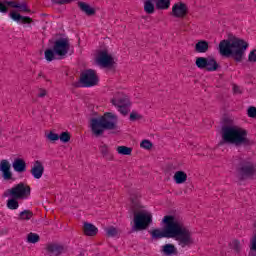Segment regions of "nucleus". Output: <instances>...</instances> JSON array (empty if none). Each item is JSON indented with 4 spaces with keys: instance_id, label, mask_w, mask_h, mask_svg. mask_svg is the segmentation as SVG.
<instances>
[{
    "instance_id": "f257e3e1",
    "label": "nucleus",
    "mask_w": 256,
    "mask_h": 256,
    "mask_svg": "<svg viewBox=\"0 0 256 256\" xmlns=\"http://www.w3.org/2000/svg\"><path fill=\"white\" fill-rule=\"evenodd\" d=\"M162 225L163 229L157 228L150 232L152 239H175L182 249L195 245L193 231L185 225V222L179 216H164Z\"/></svg>"
},
{
    "instance_id": "f03ea898",
    "label": "nucleus",
    "mask_w": 256,
    "mask_h": 256,
    "mask_svg": "<svg viewBox=\"0 0 256 256\" xmlns=\"http://www.w3.org/2000/svg\"><path fill=\"white\" fill-rule=\"evenodd\" d=\"M247 47H249V43L243 39L234 37L220 41L218 49L222 57H232L234 61L241 63L243 57H245Z\"/></svg>"
},
{
    "instance_id": "7ed1b4c3",
    "label": "nucleus",
    "mask_w": 256,
    "mask_h": 256,
    "mask_svg": "<svg viewBox=\"0 0 256 256\" xmlns=\"http://www.w3.org/2000/svg\"><path fill=\"white\" fill-rule=\"evenodd\" d=\"M249 133L245 128L239 126H223L220 145H235L236 147H249L253 145V141L248 137Z\"/></svg>"
},
{
    "instance_id": "20e7f679",
    "label": "nucleus",
    "mask_w": 256,
    "mask_h": 256,
    "mask_svg": "<svg viewBox=\"0 0 256 256\" xmlns=\"http://www.w3.org/2000/svg\"><path fill=\"white\" fill-rule=\"evenodd\" d=\"M119 117L111 112L104 113L103 116L90 119V129L94 137H103L105 131H117Z\"/></svg>"
},
{
    "instance_id": "39448f33",
    "label": "nucleus",
    "mask_w": 256,
    "mask_h": 256,
    "mask_svg": "<svg viewBox=\"0 0 256 256\" xmlns=\"http://www.w3.org/2000/svg\"><path fill=\"white\" fill-rule=\"evenodd\" d=\"M31 195V187L23 182L15 185L14 187L7 189L2 197H10L7 201L8 209H19L18 199H27Z\"/></svg>"
},
{
    "instance_id": "423d86ee",
    "label": "nucleus",
    "mask_w": 256,
    "mask_h": 256,
    "mask_svg": "<svg viewBox=\"0 0 256 256\" xmlns=\"http://www.w3.org/2000/svg\"><path fill=\"white\" fill-rule=\"evenodd\" d=\"M71 49V42L69 38H60L54 42L53 49H46L44 52V57L46 61H55V55L60 59L67 56L69 50Z\"/></svg>"
},
{
    "instance_id": "0eeeda50",
    "label": "nucleus",
    "mask_w": 256,
    "mask_h": 256,
    "mask_svg": "<svg viewBox=\"0 0 256 256\" xmlns=\"http://www.w3.org/2000/svg\"><path fill=\"white\" fill-rule=\"evenodd\" d=\"M134 215L132 231H145L153 223V216L147 210L140 208L132 211Z\"/></svg>"
},
{
    "instance_id": "6e6552de",
    "label": "nucleus",
    "mask_w": 256,
    "mask_h": 256,
    "mask_svg": "<svg viewBox=\"0 0 256 256\" xmlns=\"http://www.w3.org/2000/svg\"><path fill=\"white\" fill-rule=\"evenodd\" d=\"M95 85H99V76L92 69L83 71L79 81L74 83V87H95Z\"/></svg>"
},
{
    "instance_id": "1a4fd4ad",
    "label": "nucleus",
    "mask_w": 256,
    "mask_h": 256,
    "mask_svg": "<svg viewBox=\"0 0 256 256\" xmlns=\"http://www.w3.org/2000/svg\"><path fill=\"white\" fill-rule=\"evenodd\" d=\"M95 61L100 67L111 68L115 66V58H113V55L107 49L98 50Z\"/></svg>"
},
{
    "instance_id": "9d476101",
    "label": "nucleus",
    "mask_w": 256,
    "mask_h": 256,
    "mask_svg": "<svg viewBox=\"0 0 256 256\" xmlns=\"http://www.w3.org/2000/svg\"><path fill=\"white\" fill-rule=\"evenodd\" d=\"M241 179H253L256 175V163L243 160L238 168Z\"/></svg>"
},
{
    "instance_id": "9b49d317",
    "label": "nucleus",
    "mask_w": 256,
    "mask_h": 256,
    "mask_svg": "<svg viewBox=\"0 0 256 256\" xmlns=\"http://www.w3.org/2000/svg\"><path fill=\"white\" fill-rule=\"evenodd\" d=\"M196 67L198 69H205L206 71L213 72L219 69V63L213 57H198L195 61Z\"/></svg>"
},
{
    "instance_id": "f8f14e48",
    "label": "nucleus",
    "mask_w": 256,
    "mask_h": 256,
    "mask_svg": "<svg viewBox=\"0 0 256 256\" xmlns=\"http://www.w3.org/2000/svg\"><path fill=\"white\" fill-rule=\"evenodd\" d=\"M189 13V7L183 2H177L172 6L171 15L175 19H185Z\"/></svg>"
},
{
    "instance_id": "ddd939ff",
    "label": "nucleus",
    "mask_w": 256,
    "mask_h": 256,
    "mask_svg": "<svg viewBox=\"0 0 256 256\" xmlns=\"http://www.w3.org/2000/svg\"><path fill=\"white\" fill-rule=\"evenodd\" d=\"M110 102L114 107H121L123 105H131V100L129 96H127L123 92H116L114 96L111 98Z\"/></svg>"
},
{
    "instance_id": "4468645a",
    "label": "nucleus",
    "mask_w": 256,
    "mask_h": 256,
    "mask_svg": "<svg viewBox=\"0 0 256 256\" xmlns=\"http://www.w3.org/2000/svg\"><path fill=\"white\" fill-rule=\"evenodd\" d=\"M46 251L50 256H59L67 253V248L58 243H50L46 246Z\"/></svg>"
},
{
    "instance_id": "2eb2a0df",
    "label": "nucleus",
    "mask_w": 256,
    "mask_h": 256,
    "mask_svg": "<svg viewBox=\"0 0 256 256\" xmlns=\"http://www.w3.org/2000/svg\"><path fill=\"white\" fill-rule=\"evenodd\" d=\"M0 171L5 181H11V179H13V172H11V163H9L8 160H1Z\"/></svg>"
},
{
    "instance_id": "dca6fc26",
    "label": "nucleus",
    "mask_w": 256,
    "mask_h": 256,
    "mask_svg": "<svg viewBox=\"0 0 256 256\" xmlns=\"http://www.w3.org/2000/svg\"><path fill=\"white\" fill-rule=\"evenodd\" d=\"M30 173L34 179H41V177H43V173H45V166H43V162L36 160L30 170Z\"/></svg>"
},
{
    "instance_id": "f3484780",
    "label": "nucleus",
    "mask_w": 256,
    "mask_h": 256,
    "mask_svg": "<svg viewBox=\"0 0 256 256\" xmlns=\"http://www.w3.org/2000/svg\"><path fill=\"white\" fill-rule=\"evenodd\" d=\"M77 6L84 15H87V17H93L97 14V10L87 2L79 1L77 2Z\"/></svg>"
},
{
    "instance_id": "a211bd4d",
    "label": "nucleus",
    "mask_w": 256,
    "mask_h": 256,
    "mask_svg": "<svg viewBox=\"0 0 256 256\" xmlns=\"http://www.w3.org/2000/svg\"><path fill=\"white\" fill-rule=\"evenodd\" d=\"M9 17L12 21H16V23H21L22 25L33 23V19L29 16H22L16 10L9 13Z\"/></svg>"
},
{
    "instance_id": "6ab92c4d",
    "label": "nucleus",
    "mask_w": 256,
    "mask_h": 256,
    "mask_svg": "<svg viewBox=\"0 0 256 256\" xmlns=\"http://www.w3.org/2000/svg\"><path fill=\"white\" fill-rule=\"evenodd\" d=\"M131 201V211H137L139 209H143V204H141V193L132 192L130 194Z\"/></svg>"
},
{
    "instance_id": "aec40b11",
    "label": "nucleus",
    "mask_w": 256,
    "mask_h": 256,
    "mask_svg": "<svg viewBox=\"0 0 256 256\" xmlns=\"http://www.w3.org/2000/svg\"><path fill=\"white\" fill-rule=\"evenodd\" d=\"M12 167L16 173H25V171H27V163L23 160V158L14 159Z\"/></svg>"
},
{
    "instance_id": "412c9836",
    "label": "nucleus",
    "mask_w": 256,
    "mask_h": 256,
    "mask_svg": "<svg viewBox=\"0 0 256 256\" xmlns=\"http://www.w3.org/2000/svg\"><path fill=\"white\" fill-rule=\"evenodd\" d=\"M98 231L99 230L92 223L84 222L83 233L87 237H95V235H97Z\"/></svg>"
},
{
    "instance_id": "4be33fe9",
    "label": "nucleus",
    "mask_w": 256,
    "mask_h": 256,
    "mask_svg": "<svg viewBox=\"0 0 256 256\" xmlns=\"http://www.w3.org/2000/svg\"><path fill=\"white\" fill-rule=\"evenodd\" d=\"M173 180L176 185H183L187 183V173L183 170H178L174 173Z\"/></svg>"
},
{
    "instance_id": "5701e85b",
    "label": "nucleus",
    "mask_w": 256,
    "mask_h": 256,
    "mask_svg": "<svg viewBox=\"0 0 256 256\" xmlns=\"http://www.w3.org/2000/svg\"><path fill=\"white\" fill-rule=\"evenodd\" d=\"M194 51L196 53H207L209 51V42L200 40L195 44Z\"/></svg>"
},
{
    "instance_id": "b1692460",
    "label": "nucleus",
    "mask_w": 256,
    "mask_h": 256,
    "mask_svg": "<svg viewBox=\"0 0 256 256\" xmlns=\"http://www.w3.org/2000/svg\"><path fill=\"white\" fill-rule=\"evenodd\" d=\"M155 5L158 11H167L171 7V0H155Z\"/></svg>"
},
{
    "instance_id": "393cba45",
    "label": "nucleus",
    "mask_w": 256,
    "mask_h": 256,
    "mask_svg": "<svg viewBox=\"0 0 256 256\" xmlns=\"http://www.w3.org/2000/svg\"><path fill=\"white\" fill-rule=\"evenodd\" d=\"M155 7H156V5L153 3L152 0L144 1V12L147 15H153V13H155Z\"/></svg>"
},
{
    "instance_id": "a878e982",
    "label": "nucleus",
    "mask_w": 256,
    "mask_h": 256,
    "mask_svg": "<svg viewBox=\"0 0 256 256\" xmlns=\"http://www.w3.org/2000/svg\"><path fill=\"white\" fill-rule=\"evenodd\" d=\"M230 247L235 255H241V252L243 251V246L241 245V242L239 240H233L230 244Z\"/></svg>"
},
{
    "instance_id": "bb28decb",
    "label": "nucleus",
    "mask_w": 256,
    "mask_h": 256,
    "mask_svg": "<svg viewBox=\"0 0 256 256\" xmlns=\"http://www.w3.org/2000/svg\"><path fill=\"white\" fill-rule=\"evenodd\" d=\"M162 251L164 255H177V248L173 244H165Z\"/></svg>"
},
{
    "instance_id": "cd10ccee",
    "label": "nucleus",
    "mask_w": 256,
    "mask_h": 256,
    "mask_svg": "<svg viewBox=\"0 0 256 256\" xmlns=\"http://www.w3.org/2000/svg\"><path fill=\"white\" fill-rule=\"evenodd\" d=\"M116 151L118 155H131V153H133V148L127 146H118Z\"/></svg>"
},
{
    "instance_id": "c85d7f7f",
    "label": "nucleus",
    "mask_w": 256,
    "mask_h": 256,
    "mask_svg": "<svg viewBox=\"0 0 256 256\" xmlns=\"http://www.w3.org/2000/svg\"><path fill=\"white\" fill-rule=\"evenodd\" d=\"M31 217H33V212H31L30 210H24V211L20 212L18 219L20 221H29V219H31Z\"/></svg>"
},
{
    "instance_id": "c756f323",
    "label": "nucleus",
    "mask_w": 256,
    "mask_h": 256,
    "mask_svg": "<svg viewBox=\"0 0 256 256\" xmlns=\"http://www.w3.org/2000/svg\"><path fill=\"white\" fill-rule=\"evenodd\" d=\"M107 237H117L119 235L120 231L118 228H115L114 226H110L105 229Z\"/></svg>"
},
{
    "instance_id": "7c9ffc66",
    "label": "nucleus",
    "mask_w": 256,
    "mask_h": 256,
    "mask_svg": "<svg viewBox=\"0 0 256 256\" xmlns=\"http://www.w3.org/2000/svg\"><path fill=\"white\" fill-rule=\"evenodd\" d=\"M129 107H131V105H122L118 106L117 109L119 113H121V115L126 117V115H129V113H131V109Z\"/></svg>"
},
{
    "instance_id": "2f4dec72",
    "label": "nucleus",
    "mask_w": 256,
    "mask_h": 256,
    "mask_svg": "<svg viewBox=\"0 0 256 256\" xmlns=\"http://www.w3.org/2000/svg\"><path fill=\"white\" fill-rule=\"evenodd\" d=\"M59 139L62 143H69V141H71V134H69V132H62L59 135Z\"/></svg>"
},
{
    "instance_id": "473e14b6",
    "label": "nucleus",
    "mask_w": 256,
    "mask_h": 256,
    "mask_svg": "<svg viewBox=\"0 0 256 256\" xmlns=\"http://www.w3.org/2000/svg\"><path fill=\"white\" fill-rule=\"evenodd\" d=\"M18 11L19 13H30L31 9H29V6H27V3H19L18 4Z\"/></svg>"
},
{
    "instance_id": "72a5a7b5",
    "label": "nucleus",
    "mask_w": 256,
    "mask_h": 256,
    "mask_svg": "<svg viewBox=\"0 0 256 256\" xmlns=\"http://www.w3.org/2000/svg\"><path fill=\"white\" fill-rule=\"evenodd\" d=\"M39 239L40 237L38 236V234L35 233H30L27 236L28 243H39Z\"/></svg>"
},
{
    "instance_id": "f704fd0d",
    "label": "nucleus",
    "mask_w": 256,
    "mask_h": 256,
    "mask_svg": "<svg viewBox=\"0 0 256 256\" xmlns=\"http://www.w3.org/2000/svg\"><path fill=\"white\" fill-rule=\"evenodd\" d=\"M46 139H48V141H52V142L59 141V134H57L53 131H50L48 134H46Z\"/></svg>"
},
{
    "instance_id": "c9c22d12",
    "label": "nucleus",
    "mask_w": 256,
    "mask_h": 256,
    "mask_svg": "<svg viewBox=\"0 0 256 256\" xmlns=\"http://www.w3.org/2000/svg\"><path fill=\"white\" fill-rule=\"evenodd\" d=\"M140 147L142 149H146L147 151L153 149V143L149 140H143L141 143H140Z\"/></svg>"
},
{
    "instance_id": "e433bc0d",
    "label": "nucleus",
    "mask_w": 256,
    "mask_h": 256,
    "mask_svg": "<svg viewBox=\"0 0 256 256\" xmlns=\"http://www.w3.org/2000/svg\"><path fill=\"white\" fill-rule=\"evenodd\" d=\"M99 149H100L101 155H103L104 157H107V155H109V146H107V144L102 143Z\"/></svg>"
},
{
    "instance_id": "4c0bfd02",
    "label": "nucleus",
    "mask_w": 256,
    "mask_h": 256,
    "mask_svg": "<svg viewBox=\"0 0 256 256\" xmlns=\"http://www.w3.org/2000/svg\"><path fill=\"white\" fill-rule=\"evenodd\" d=\"M140 119H143V115L135 111L130 113V121H140Z\"/></svg>"
},
{
    "instance_id": "58836bf2",
    "label": "nucleus",
    "mask_w": 256,
    "mask_h": 256,
    "mask_svg": "<svg viewBox=\"0 0 256 256\" xmlns=\"http://www.w3.org/2000/svg\"><path fill=\"white\" fill-rule=\"evenodd\" d=\"M5 3L7 5V7H12V9H18L19 7V2L15 1V0H5Z\"/></svg>"
},
{
    "instance_id": "ea45409f",
    "label": "nucleus",
    "mask_w": 256,
    "mask_h": 256,
    "mask_svg": "<svg viewBox=\"0 0 256 256\" xmlns=\"http://www.w3.org/2000/svg\"><path fill=\"white\" fill-rule=\"evenodd\" d=\"M248 61L249 63H256V49H253L250 51L248 55Z\"/></svg>"
},
{
    "instance_id": "a19ab883",
    "label": "nucleus",
    "mask_w": 256,
    "mask_h": 256,
    "mask_svg": "<svg viewBox=\"0 0 256 256\" xmlns=\"http://www.w3.org/2000/svg\"><path fill=\"white\" fill-rule=\"evenodd\" d=\"M249 249H250V251H252L253 253H256V234H255L254 237L250 240Z\"/></svg>"
},
{
    "instance_id": "79ce46f5",
    "label": "nucleus",
    "mask_w": 256,
    "mask_h": 256,
    "mask_svg": "<svg viewBox=\"0 0 256 256\" xmlns=\"http://www.w3.org/2000/svg\"><path fill=\"white\" fill-rule=\"evenodd\" d=\"M47 89L45 88H39L38 89V93H37V97H39L40 99H43L45 97H47Z\"/></svg>"
},
{
    "instance_id": "37998d69",
    "label": "nucleus",
    "mask_w": 256,
    "mask_h": 256,
    "mask_svg": "<svg viewBox=\"0 0 256 256\" xmlns=\"http://www.w3.org/2000/svg\"><path fill=\"white\" fill-rule=\"evenodd\" d=\"M9 9L7 8V3H5V0L0 1V13H7Z\"/></svg>"
},
{
    "instance_id": "c03bdc74",
    "label": "nucleus",
    "mask_w": 256,
    "mask_h": 256,
    "mask_svg": "<svg viewBox=\"0 0 256 256\" xmlns=\"http://www.w3.org/2000/svg\"><path fill=\"white\" fill-rule=\"evenodd\" d=\"M248 117H252V118H255V117H256V107L251 106V107L248 109Z\"/></svg>"
},
{
    "instance_id": "a18cd8bd",
    "label": "nucleus",
    "mask_w": 256,
    "mask_h": 256,
    "mask_svg": "<svg viewBox=\"0 0 256 256\" xmlns=\"http://www.w3.org/2000/svg\"><path fill=\"white\" fill-rule=\"evenodd\" d=\"M233 93L234 95H241V88L237 85H233Z\"/></svg>"
},
{
    "instance_id": "49530a36",
    "label": "nucleus",
    "mask_w": 256,
    "mask_h": 256,
    "mask_svg": "<svg viewBox=\"0 0 256 256\" xmlns=\"http://www.w3.org/2000/svg\"><path fill=\"white\" fill-rule=\"evenodd\" d=\"M0 135H1V130H0Z\"/></svg>"
}]
</instances>
